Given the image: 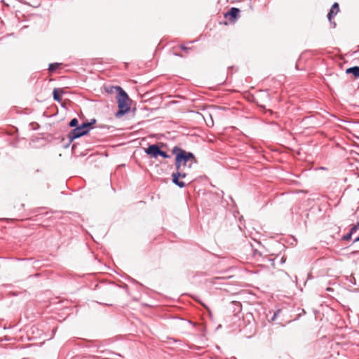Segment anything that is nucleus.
I'll list each match as a JSON object with an SVG mask.
<instances>
[{"label":"nucleus","mask_w":359,"mask_h":359,"mask_svg":"<svg viewBox=\"0 0 359 359\" xmlns=\"http://www.w3.org/2000/svg\"><path fill=\"white\" fill-rule=\"evenodd\" d=\"M358 229H357V226H353L351 230H350V232L351 233L353 234Z\"/></svg>","instance_id":"obj_16"},{"label":"nucleus","mask_w":359,"mask_h":359,"mask_svg":"<svg viewBox=\"0 0 359 359\" xmlns=\"http://www.w3.org/2000/svg\"><path fill=\"white\" fill-rule=\"evenodd\" d=\"M171 339L172 340V339ZM173 341H175V342H177V341H178V340H174V339H173Z\"/></svg>","instance_id":"obj_22"},{"label":"nucleus","mask_w":359,"mask_h":359,"mask_svg":"<svg viewBox=\"0 0 359 359\" xmlns=\"http://www.w3.org/2000/svg\"><path fill=\"white\" fill-rule=\"evenodd\" d=\"M351 236H352V233H351V232H349L348 233L344 235L342 238V239L344 241H348L351 238Z\"/></svg>","instance_id":"obj_14"},{"label":"nucleus","mask_w":359,"mask_h":359,"mask_svg":"<svg viewBox=\"0 0 359 359\" xmlns=\"http://www.w3.org/2000/svg\"><path fill=\"white\" fill-rule=\"evenodd\" d=\"M272 262V265H274V259H270Z\"/></svg>","instance_id":"obj_21"},{"label":"nucleus","mask_w":359,"mask_h":359,"mask_svg":"<svg viewBox=\"0 0 359 359\" xmlns=\"http://www.w3.org/2000/svg\"><path fill=\"white\" fill-rule=\"evenodd\" d=\"M116 90L117 94V102L118 110L115 114L116 117L119 118L125 115L130 111V106L128 104L129 97L126 92L120 86H116Z\"/></svg>","instance_id":"obj_1"},{"label":"nucleus","mask_w":359,"mask_h":359,"mask_svg":"<svg viewBox=\"0 0 359 359\" xmlns=\"http://www.w3.org/2000/svg\"><path fill=\"white\" fill-rule=\"evenodd\" d=\"M339 11V4L335 2L332 6V7L327 14L328 20L330 21V22L331 24L333 25V27H335L336 23H335V22H332V19L338 13Z\"/></svg>","instance_id":"obj_6"},{"label":"nucleus","mask_w":359,"mask_h":359,"mask_svg":"<svg viewBox=\"0 0 359 359\" xmlns=\"http://www.w3.org/2000/svg\"><path fill=\"white\" fill-rule=\"evenodd\" d=\"M161 150L160 147L158 144H150L145 149L144 151L147 155L151 156L152 158H156L158 156V153Z\"/></svg>","instance_id":"obj_5"},{"label":"nucleus","mask_w":359,"mask_h":359,"mask_svg":"<svg viewBox=\"0 0 359 359\" xmlns=\"http://www.w3.org/2000/svg\"><path fill=\"white\" fill-rule=\"evenodd\" d=\"M86 135V130H83L79 126L74 128L67 135L70 142Z\"/></svg>","instance_id":"obj_4"},{"label":"nucleus","mask_w":359,"mask_h":359,"mask_svg":"<svg viewBox=\"0 0 359 359\" xmlns=\"http://www.w3.org/2000/svg\"><path fill=\"white\" fill-rule=\"evenodd\" d=\"M187 177V173L183 172L181 169L180 170H176V172H173L172 174V181L173 184L177 185V187L180 188H183L185 187V183L182 181H180L179 178H185Z\"/></svg>","instance_id":"obj_3"},{"label":"nucleus","mask_w":359,"mask_h":359,"mask_svg":"<svg viewBox=\"0 0 359 359\" xmlns=\"http://www.w3.org/2000/svg\"><path fill=\"white\" fill-rule=\"evenodd\" d=\"M355 226H357V229H359V221L357 222L356 224L354 225Z\"/></svg>","instance_id":"obj_20"},{"label":"nucleus","mask_w":359,"mask_h":359,"mask_svg":"<svg viewBox=\"0 0 359 359\" xmlns=\"http://www.w3.org/2000/svg\"><path fill=\"white\" fill-rule=\"evenodd\" d=\"M158 156H161L164 158H169L170 157V156L169 154H168L165 151H163V150H160L159 153H158Z\"/></svg>","instance_id":"obj_13"},{"label":"nucleus","mask_w":359,"mask_h":359,"mask_svg":"<svg viewBox=\"0 0 359 359\" xmlns=\"http://www.w3.org/2000/svg\"><path fill=\"white\" fill-rule=\"evenodd\" d=\"M280 312V309H278L273 315V316L271 317V320L273 321L276 319L278 313Z\"/></svg>","instance_id":"obj_15"},{"label":"nucleus","mask_w":359,"mask_h":359,"mask_svg":"<svg viewBox=\"0 0 359 359\" xmlns=\"http://www.w3.org/2000/svg\"><path fill=\"white\" fill-rule=\"evenodd\" d=\"M78 123H79V121L76 118H72L69 123V127L71 128H76V126H78Z\"/></svg>","instance_id":"obj_12"},{"label":"nucleus","mask_w":359,"mask_h":359,"mask_svg":"<svg viewBox=\"0 0 359 359\" xmlns=\"http://www.w3.org/2000/svg\"><path fill=\"white\" fill-rule=\"evenodd\" d=\"M60 65V63H50L49 65V67H48L49 72H53L55 71L59 67Z\"/></svg>","instance_id":"obj_11"},{"label":"nucleus","mask_w":359,"mask_h":359,"mask_svg":"<svg viewBox=\"0 0 359 359\" xmlns=\"http://www.w3.org/2000/svg\"><path fill=\"white\" fill-rule=\"evenodd\" d=\"M96 122V120L95 118L91 119L90 122H83L82 124L79 126V127L83 130H86V134L90 131V129L91 128V126L95 124Z\"/></svg>","instance_id":"obj_8"},{"label":"nucleus","mask_w":359,"mask_h":359,"mask_svg":"<svg viewBox=\"0 0 359 359\" xmlns=\"http://www.w3.org/2000/svg\"><path fill=\"white\" fill-rule=\"evenodd\" d=\"M64 91L62 90L55 88L53 92V99L55 101L60 102L62 100L61 97Z\"/></svg>","instance_id":"obj_10"},{"label":"nucleus","mask_w":359,"mask_h":359,"mask_svg":"<svg viewBox=\"0 0 359 359\" xmlns=\"http://www.w3.org/2000/svg\"><path fill=\"white\" fill-rule=\"evenodd\" d=\"M359 241V236L354 239L353 243Z\"/></svg>","instance_id":"obj_18"},{"label":"nucleus","mask_w":359,"mask_h":359,"mask_svg":"<svg viewBox=\"0 0 359 359\" xmlns=\"http://www.w3.org/2000/svg\"><path fill=\"white\" fill-rule=\"evenodd\" d=\"M181 48H182V50H189V49H190L189 48H187V47H186V46H183V45H182V46H181Z\"/></svg>","instance_id":"obj_17"},{"label":"nucleus","mask_w":359,"mask_h":359,"mask_svg":"<svg viewBox=\"0 0 359 359\" xmlns=\"http://www.w3.org/2000/svg\"><path fill=\"white\" fill-rule=\"evenodd\" d=\"M240 10L238 8L232 7L231 9L224 15L225 17L229 16L231 21L236 20L239 17Z\"/></svg>","instance_id":"obj_7"},{"label":"nucleus","mask_w":359,"mask_h":359,"mask_svg":"<svg viewBox=\"0 0 359 359\" xmlns=\"http://www.w3.org/2000/svg\"><path fill=\"white\" fill-rule=\"evenodd\" d=\"M285 259H284V257H281V259H280V262H281V263H284V262H285Z\"/></svg>","instance_id":"obj_19"},{"label":"nucleus","mask_w":359,"mask_h":359,"mask_svg":"<svg viewBox=\"0 0 359 359\" xmlns=\"http://www.w3.org/2000/svg\"><path fill=\"white\" fill-rule=\"evenodd\" d=\"M346 74H351L354 76L355 79H359V67L354 66L350 68L346 69Z\"/></svg>","instance_id":"obj_9"},{"label":"nucleus","mask_w":359,"mask_h":359,"mask_svg":"<svg viewBox=\"0 0 359 359\" xmlns=\"http://www.w3.org/2000/svg\"><path fill=\"white\" fill-rule=\"evenodd\" d=\"M172 153L175 154V169L180 170L182 164L186 165L191 160L194 159V155L191 152H187L180 147H175Z\"/></svg>","instance_id":"obj_2"}]
</instances>
